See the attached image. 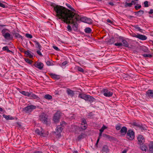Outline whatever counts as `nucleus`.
<instances>
[{
	"mask_svg": "<svg viewBox=\"0 0 153 153\" xmlns=\"http://www.w3.org/2000/svg\"><path fill=\"white\" fill-rule=\"evenodd\" d=\"M54 10L56 13V16L65 23L73 25L74 27L77 28V22L79 20L85 22L86 18L81 17L79 15L66 8L60 5H57L54 7Z\"/></svg>",
	"mask_w": 153,
	"mask_h": 153,
	"instance_id": "f257e3e1",
	"label": "nucleus"
},
{
	"mask_svg": "<svg viewBox=\"0 0 153 153\" xmlns=\"http://www.w3.org/2000/svg\"><path fill=\"white\" fill-rule=\"evenodd\" d=\"M39 120L43 123L47 124L48 122V116L44 113H42L39 116Z\"/></svg>",
	"mask_w": 153,
	"mask_h": 153,
	"instance_id": "f03ea898",
	"label": "nucleus"
},
{
	"mask_svg": "<svg viewBox=\"0 0 153 153\" xmlns=\"http://www.w3.org/2000/svg\"><path fill=\"white\" fill-rule=\"evenodd\" d=\"M126 137L130 140H132L134 137V132L131 130H128L127 133Z\"/></svg>",
	"mask_w": 153,
	"mask_h": 153,
	"instance_id": "7ed1b4c3",
	"label": "nucleus"
},
{
	"mask_svg": "<svg viewBox=\"0 0 153 153\" xmlns=\"http://www.w3.org/2000/svg\"><path fill=\"white\" fill-rule=\"evenodd\" d=\"M61 113L60 111H57L54 114L53 117V120L55 123L59 122L61 116Z\"/></svg>",
	"mask_w": 153,
	"mask_h": 153,
	"instance_id": "20e7f679",
	"label": "nucleus"
},
{
	"mask_svg": "<svg viewBox=\"0 0 153 153\" xmlns=\"http://www.w3.org/2000/svg\"><path fill=\"white\" fill-rule=\"evenodd\" d=\"M102 91L104 96L106 97H111L113 94L112 92L107 89H104Z\"/></svg>",
	"mask_w": 153,
	"mask_h": 153,
	"instance_id": "39448f33",
	"label": "nucleus"
},
{
	"mask_svg": "<svg viewBox=\"0 0 153 153\" xmlns=\"http://www.w3.org/2000/svg\"><path fill=\"white\" fill-rule=\"evenodd\" d=\"M36 108V106L33 105H30L25 108L23 110L26 113H28L31 112L33 109Z\"/></svg>",
	"mask_w": 153,
	"mask_h": 153,
	"instance_id": "423d86ee",
	"label": "nucleus"
},
{
	"mask_svg": "<svg viewBox=\"0 0 153 153\" xmlns=\"http://www.w3.org/2000/svg\"><path fill=\"white\" fill-rule=\"evenodd\" d=\"M66 125L65 122L62 121L60 125L58 126L56 128L57 131L59 133H60L62 131L63 128Z\"/></svg>",
	"mask_w": 153,
	"mask_h": 153,
	"instance_id": "0eeeda50",
	"label": "nucleus"
},
{
	"mask_svg": "<svg viewBox=\"0 0 153 153\" xmlns=\"http://www.w3.org/2000/svg\"><path fill=\"white\" fill-rule=\"evenodd\" d=\"M137 139L138 142V143L139 145L143 144L145 142L144 138L142 135H139L137 137Z\"/></svg>",
	"mask_w": 153,
	"mask_h": 153,
	"instance_id": "6e6552de",
	"label": "nucleus"
},
{
	"mask_svg": "<svg viewBox=\"0 0 153 153\" xmlns=\"http://www.w3.org/2000/svg\"><path fill=\"white\" fill-rule=\"evenodd\" d=\"M7 29H3L2 31V33L3 36L4 37L5 39H8L10 37V33H5L6 31L7 30Z\"/></svg>",
	"mask_w": 153,
	"mask_h": 153,
	"instance_id": "1a4fd4ad",
	"label": "nucleus"
},
{
	"mask_svg": "<svg viewBox=\"0 0 153 153\" xmlns=\"http://www.w3.org/2000/svg\"><path fill=\"white\" fill-rule=\"evenodd\" d=\"M119 38L122 42L123 45L125 47H128V43L123 37H120Z\"/></svg>",
	"mask_w": 153,
	"mask_h": 153,
	"instance_id": "9d476101",
	"label": "nucleus"
},
{
	"mask_svg": "<svg viewBox=\"0 0 153 153\" xmlns=\"http://www.w3.org/2000/svg\"><path fill=\"white\" fill-rule=\"evenodd\" d=\"M34 65L35 67L40 70L42 69L44 66L43 64L41 62H36L35 63Z\"/></svg>",
	"mask_w": 153,
	"mask_h": 153,
	"instance_id": "9b49d317",
	"label": "nucleus"
},
{
	"mask_svg": "<svg viewBox=\"0 0 153 153\" xmlns=\"http://www.w3.org/2000/svg\"><path fill=\"white\" fill-rule=\"evenodd\" d=\"M103 137L109 140H113L114 139V138L112 137L105 134H103Z\"/></svg>",
	"mask_w": 153,
	"mask_h": 153,
	"instance_id": "f8f14e48",
	"label": "nucleus"
},
{
	"mask_svg": "<svg viewBox=\"0 0 153 153\" xmlns=\"http://www.w3.org/2000/svg\"><path fill=\"white\" fill-rule=\"evenodd\" d=\"M138 36H137V38L142 40H145L147 39V37L145 35H140L139 34Z\"/></svg>",
	"mask_w": 153,
	"mask_h": 153,
	"instance_id": "ddd939ff",
	"label": "nucleus"
},
{
	"mask_svg": "<svg viewBox=\"0 0 153 153\" xmlns=\"http://www.w3.org/2000/svg\"><path fill=\"white\" fill-rule=\"evenodd\" d=\"M127 131V128L125 127H123L121 129L120 132L121 134L123 135H125Z\"/></svg>",
	"mask_w": 153,
	"mask_h": 153,
	"instance_id": "4468645a",
	"label": "nucleus"
},
{
	"mask_svg": "<svg viewBox=\"0 0 153 153\" xmlns=\"http://www.w3.org/2000/svg\"><path fill=\"white\" fill-rule=\"evenodd\" d=\"M149 152L150 153H153V143L152 142L149 145Z\"/></svg>",
	"mask_w": 153,
	"mask_h": 153,
	"instance_id": "2eb2a0df",
	"label": "nucleus"
},
{
	"mask_svg": "<svg viewBox=\"0 0 153 153\" xmlns=\"http://www.w3.org/2000/svg\"><path fill=\"white\" fill-rule=\"evenodd\" d=\"M33 42L35 44L36 48H37L38 49L40 50H41L42 48V46L40 45L39 43L36 41H33Z\"/></svg>",
	"mask_w": 153,
	"mask_h": 153,
	"instance_id": "dca6fc26",
	"label": "nucleus"
},
{
	"mask_svg": "<svg viewBox=\"0 0 153 153\" xmlns=\"http://www.w3.org/2000/svg\"><path fill=\"white\" fill-rule=\"evenodd\" d=\"M102 151L103 152L105 153H107L109 152V149L108 148V147L106 145H104L102 148Z\"/></svg>",
	"mask_w": 153,
	"mask_h": 153,
	"instance_id": "f3484780",
	"label": "nucleus"
},
{
	"mask_svg": "<svg viewBox=\"0 0 153 153\" xmlns=\"http://www.w3.org/2000/svg\"><path fill=\"white\" fill-rule=\"evenodd\" d=\"M25 54L27 56L29 57L30 58H31L33 57V54L30 51H27L25 52Z\"/></svg>",
	"mask_w": 153,
	"mask_h": 153,
	"instance_id": "a211bd4d",
	"label": "nucleus"
},
{
	"mask_svg": "<svg viewBox=\"0 0 153 153\" xmlns=\"http://www.w3.org/2000/svg\"><path fill=\"white\" fill-rule=\"evenodd\" d=\"M3 116L7 120H12L14 119L13 117L10 115H6L4 114L3 115Z\"/></svg>",
	"mask_w": 153,
	"mask_h": 153,
	"instance_id": "6ab92c4d",
	"label": "nucleus"
},
{
	"mask_svg": "<svg viewBox=\"0 0 153 153\" xmlns=\"http://www.w3.org/2000/svg\"><path fill=\"white\" fill-rule=\"evenodd\" d=\"M67 92L69 95H71L72 96H73L74 94V91L71 90L69 88L67 89Z\"/></svg>",
	"mask_w": 153,
	"mask_h": 153,
	"instance_id": "aec40b11",
	"label": "nucleus"
},
{
	"mask_svg": "<svg viewBox=\"0 0 153 153\" xmlns=\"http://www.w3.org/2000/svg\"><path fill=\"white\" fill-rule=\"evenodd\" d=\"M29 97H31L32 98L35 99H37L38 98L37 95L31 92L30 93V95Z\"/></svg>",
	"mask_w": 153,
	"mask_h": 153,
	"instance_id": "412c9836",
	"label": "nucleus"
},
{
	"mask_svg": "<svg viewBox=\"0 0 153 153\" xmlns=\"http://www.w3.org/2000/svg\"><path fill=\"white\" fill-rule=\"evenodd\" d=\"M146 94L149 97L153 96V90H149L147 92Z\"/></svg>",
	"mask_w": 153,
	"mask_h": 153,
	"instance_id": "4be33fe9",
	"label": "nucleus"
},
{
	"mask_svg": "<svg viewBox=\"0 0 153 153\" xmlns=\"http://www.w3.org/2000/svg\"><path fill=\"white\" fill-rule=\"evenodd\" d=\"M134 3V1H132L131 3H127L126 2L125 3V7H131L133 3Z\"/></svg>",
	"mask_w": 153,
	"mask_h": 153,
	"instance_id": "5701e85b",
	"label": "nucleus"
},
{
	"mask_svg": "<svg viewBox=\"0 0 153 153\" xmlns=\"http://www.w3.org/2000/svg\"><path fill=\"white\" fill-rule=\"evenodd\" d=\"M50 75L51 76V77L53 78L57 79L59 78V76L55 74L52 73L51 74H50Z\"/></svg>",
	"mask_w": 153,
	"mask_h": 153,
	"instance_id": "b1692460",
	"label": "nucleus"
},
{
	"mask_svg": "<svg viewBox=\"0 0 153 153\" xmlns=\"http://www.w3.org/2000/svg\"><path fill=\"white\" fill-rule=\"evenodd\" d=\"M95 100V99L92 97L88 95L87 101L90 102H93Z\"/></svg>",
	"mask_w": 153,
	"mask_h": 153,
	"instance_id": "393cba45",
	"label": "nucleus"
},
{
	"mask_svg": "<svg viewBox=\"0 0 153 153\" xmlns=\"http://www.w3.org/2000/svg\"><path fill=\"white\" fill-rule=\"evenodd\" d=\"M85 135L84 134L82 133L80 135L78 136L77 140H79L81 139H83L85 137Z\"/></svg>",
	"mask_w": 153,
	"mask_h": 153,
	"instance_id": "a878e982",
	"label": "nucleus"
},
{
	"mask_svg": "<svg viewBox=\"0 0 153 153\" xmlns=\"http://www.w3.org/2000/svg\"><path fill=\"white\" fill-rule=\"evenodd\" d=\"M36 133L37 134L39 135H40V136H43V132L42 131H40L38 129H37L35 131Z\"/></svg>",
	"mask_w": 153,
	"mask_h": 153,
	"instance_id": "bb28decb",
	"label": "nucleus"
},
{
	"mask_svg": "<svg viewBox=\"0 0 153 153\" xmlns=\"http://www.w3.org/2000/svg\"><path fill=\"white\" fill-rule=\"evenodd\" d=\"M20 92L22 94L25 96L29 97V96L30 95V93L28 92H26L24 91H22Z\"/></svg>",
	"mask_w": 153,
	"mask_h": 153,
	"instance_id": "cd10ccee",
	"label": "nucleus"
},
{
	"mask_svg": "<svg viewBox=\"0 0 153 153\" xmlns=\"http://www.w3.org/2000/svg\"><path fill=\"white\" fill-rule=\"evenodd\" d=\"M44 98L48 100H51L52 98V96L49 94L45 95L44 97Z\"/></svg>",
	"mask_w": 153,
	"mask_h": 153,
	"instance_id": "c85d7f7f",
	"label": "nucleus"
},
{
	"mask_svg": "<svg viewBox=\"0 0 153 153\" xmlns=\"http://www.w3.org/2000/svg\"><path fill=\"white\" fill-rule=\"evenodd\" d=\"M140 148L142 151H146L147 150V148L146 146L144 145L140 146Z\"/></svg>",
	"mask_w": 153,
	"mask_h": 153,
	"instance_id": "c756f323",
	"label": "nucleus"
},
{
	"mask_svg": "<svg viewBox=\"0 0 153 153\" xmlns=\"http://www.w3.org/2000/svg\"><path fill=\"white\" fill-rule=\"evenodd\" d=\"M87 126V124H84L81 123V127L82 129L85 130L86 129Z\"/></svg>",
	"mask_w": 153,
	"mask_h": 153,
	"instance_id": "7c9ffc66",
	"label": "nucleus"
},
{
	"mask_svg": "<svg viewBox=\"0 0 153 153\" xmlns=\"http://www.w3.org/2000/svg\"><path fill=\"white\" fill-rule=\"evenodd\" d=\"M138 128L142 131H143V130H146L145 128L142 125H139Z\"/></svg>",
	"mask_w": 153,
	"mask_h": 153,
	"instance_id": "2f4dec72",
	"label": "nucleus"
},
{
	"mask_svg": "<svg viewBox=\"0 0 153 153\" xmlns=\"http://www.w3.org/2000/svg\"><path fill=\"white\" fill-rule=\"evenodd\" d=\"M85 31L86 33H91V30L89 27H86L85 29Z\"/></svg>",
	"mask_w": 153,
	"mask_h": 153,
	"instance_id": "473e14b6",
	"label": "nucleus"
},
{
	"mask_svg": "<svg viewBox=\"0 0 153 153\" xmlns=\"http://www.w3.org/2000/svg\"><path fill=\"white\" fill-rule=\"evenodd\" d=\"M85 22L89 24H91L92 23V20L90 19L86 18Z\"/></svg>",
	"mask_w": 153,
	"mask_h": 153,
	"instance_id": "72a5a7b5",
	"label": "nucleus"
},
{
	"mask_svg": "<svg viewBox=\"0 0 153 153\" xmlns=\"http://www.w3.org/2000/svg\"><path fill=\"white\" fill-rule=\"evenodd\" d=\"M85 94H79V95L78 97L81 99H83Z\"/></svg>",
	"mask_w": 153,
	"mask_h": 153,
	"instance_id": "f704fd0d",
	"label": "nucleus"
},
{
	"mask_svg": "<svg viewBox=\"0 0 153 153\" xmlns=\"http://www.w3.org/2000/svg\"><path fill=\"white\" fill-rule=\"evenodd\" d=\"M107 127L105 126L104 125H103L102 127L100 130V132H102Z\"/></svg>",
	"mask_w": 153,
	"mask_h": 153,
	"instance_id": "c9c22d12",
	"label": "nucleus"
},
{
	"mask_svg": "<svg viewBox=\"0 0 153 153\" xmlns=\"http://www.w3.org/2000/svg\"><path fill=\"white\" fill-rule=\"evenodd\" d=\"M46 63L48 66H51L53 65V64L52 62H51L49 61H47L46 62Z\"/></svg>",
	"mask_w": 153,
	"mask_h": 153,
	"instance_id": "e433bc0d",
	"label": "nucleus"
},
{
	"mask_svg": "<svg viewBox=\"0 0 153 153\" xmlns=\"http://www.w3.org/2000/svg\"><path fill=\"white\" fill-rule=\"evenodd\" d=\"M143 56L144 57H147L149 58H151L152 56L151 54H144L143 55Z\"/></svg>",
	"mask_w": 153,
	"mask_h": 153,
	"instance_id": "4c0bfd02",
	"label": "nucleus"
},
{
	"mask_svg": "<svg viewBox=\"0 0 153 153\" xmlns=\"http://www.w3.org/2000/svg\"><path fill=\"white\" fill-rule=\"evenodd\" d=\"M134 27L135 29L139 31H140L141 30V29L138 25H135L134 26Z\"/></svg>",
	"mask_w": 153,
	"mask_h": 153,
	"instance_id": "58836bf2",
	"label": "nucleus"
},
{
	"mask_svg": "<svg viewBox=\"0 0 153 153\" xmlns=\"http://www.w3.org/2000/svg\"><path fill=\"white\" fill-rule=\"evenodd\" d=\"M25 61L26 62L30 64H31L32 62V61L31 60L29 59H25Z\"/></svg>",
	"mask_w": 153,
	"mask_h": 153,
	"instance_id": "ea45409f",
	"label": "nucleus"
},
{
	"mask_svg": "<svg viewBox=\"0 0 153 153\" xmlns=\"http://www.w3.org/2000/svg\"><path fill=\"white\" fill-rule=\"evenodd\" d=\"M139 15H142L144 13V11L143 10H140L137 12Z\"/></svg>",
	"mask_w": 153,
	"mask_h": 153,
	"instance_id": "a19ab883",
	"label": "nucleus"
},
{
	"mask_svg": "<svg viewBox=\"0 0 153 153\" xmlns=\"http://www.w3.org/2000/svg\"><path fill=\"white\" fill-rule=\"evenodd\" d=\"M15 36L17 38H20L22 37V36H21L20 35L19 33H15L14 34Z\"/></svg>",
	"mask_w": 153,
	"mask_h": 153,
	"instance_id": "79ce46f5",
	"label": "nucleus"
},
{
	"mask_svg": "<svg viewBox=\"0 0 153 153\" xmlns=\"http://www.w3.org/2000/svg\"><path fill=\"white\" fill-rule=\"evenodd\" d=\"M78 70L81 72H84L83 69L80 67H78L77 68Z\"/></svg>",
	"mask_w": 153,
	"mask_h": 153,
	"instance_id": "37998d69",
	"label": "nucleus"
},
{
	"mask_svg": "<svg viewBox=\"0 0 153 153\" xmlns=\"http://www.w3.org/2000/svg\"><path fill=\"white\" fill-rule=\"evenodd\" d=\"M114 45L116 46H122L123 44L121 43H116L114 44Z\"/></svg>",
	"mask_w": 153,
	"mask_h": 153,
	"instance_id": "c03bdc74",
	"label": "nucleus"
},
{
	"mask_svg": "<svg viewBox=\"0 0 153 153\" xmlns=\"http://www.w3.org/2000/svg\"><path fill=\"white\" fill-rule=\"evenodd\" d=\"M26 36L27 38H29L30 39L32 38V36L31 35L28 33H26Z\"/></svg>",
	"mask_w": 153,
	"mask_h": 153,
	"instance_id": "a18cd8bd",
	"label": "nucleus"
},
{
	"mask_svg": "<svg viewBox=\"0 0 153 153\" xmlns=\"http://www.w3.org/2000/svg\"><path fill=\"white\" fill-rule=\"evenodd\" d=\"M84 124H87V122L86 120L84 118H82V123Z\"/></svg>",
	"mask_w": 153,
	"mask_h": 153,
	"instance_id": "49530a36",
	"label": "nucleus"
},
{
	"mask_svg": "<svg viewBox=\"0 0 153 153\" xmlns=\"http://www.w3.org/2000/svg\"><path fill=\"white\" fill-rule=\"evenodd\" d=\"M148 2L147 1H144V4L145 7H147L149 6V5H148Z\"/></svg>",
	"mask_w": 153,
	"mask_h": 153,
	"instance_id": "de8ad7c7",
	"label": "nucleus"
},
{
	"mask_svg": "<svg viewBox=\"0 0 153 153\" xmlns=\"http://www.w3.org/2000/svg\"><path fill=\"white\" fill-rule=\"evenodd\" d=\"M139 125L140 124L137 123H136L134 122V123H132V125L135 126L137 127L138 128V126H139Z\"/></svg>",
	"mask_w": 153,
	"mask_h": 153,
	"instance_id": "09e8293b",
	"label": "nucleus"
},
{
	"mask_svg": "<svg viewBox=\"0 0 153 153\" xmlns=\"http://www.w3.org/2000/svg\"><path fill=\"white\" fill-rule=\"evenodd\" d=\"M40 51V50H38L37 51V54H38L39 55H40V56H42V53H41Z\"/></svg>",
	"mask_w": 153,
	"mask_h": 153,
	"instance_id": "8fccbe9b",
	"label": "nucleus"
},
{
	"mask_svg": "<svg viewBox=\"0 0 153 153\" xmlns=\"http://www.w3.org/2000/svg\"><path fill=\"white\" fill-rule=\"evenodd\" d=\"M16 124L17 125V126H18L19 128H22V126L20 124L18 123H17Z\"/></svg>",
	"mask_w": 153,
	"mask_h": 153,
	"instance_id": "3c124183",
	"label": "nucleus"
},
{
	"mask_svg": "<svg viewBox=\"0 0 153 153\" xmlns=\"http://www.w3.org/2000/svg\"><path fill=\"white\" fill-rule=\"evenodd\" d=\"M67 28L68 30L69 31H71L72 30L71 28V26L69 25H68L67 26Z\"/></svg>",
	"mask_w": 153,
	"mask_h": 153,
	"instance_id": "603ef678",
	"label": "nucleus"
},
{
	"mask_svg": "<svg viewBox=\"0 0 153 153\" xmlns=\"http://www.w3.org/2000/svg\"><path fill=\"white\" fill-rule=\"evenodd\" d=\"M141 7V6L140 5H139L138 6H135V8L136 10H138Z\"/></svg>",
	"mask_w": 153,
	"mask_h": 153,
	"instance_id": "864d4df0",
	"label": "nucleus"
},
{
	"mask_svg": "<svg viewBox=\"0 0 153 153\" xmlns=\"http://www.w3.org/2000/svg\"><path fill=\"white\" fill-rule=\"evenodd\" d=\"M0 7H2L4 8L5 7V5L3 4L0 2Z\"/></svg>",
	"mask_w": 153,
	"mask_h": 153,
	"instance_id": "5fc2aeb1",
	"label": "nucleus"
},
{
	"mask_svg": "<svg viewBox=\"0 0 153 153\" xmlns=\"http://www.w3.org/2000/svg\"><path fill=\"white\" fill-rule=\"evenodd\" d=\"M88 95L85 94V97L83 99L85 100H87L88 97Z\"/></svg>",
	"mask_w": 153,
	"mask_h": 153,
	"instance_id": "6e6d98bb",
	"label": "nucleus"
},
{
	"mask_svg": "<svg viewBox=\"0 0 153 153\" xmlns=\"http://www.w3.org/2000/svg\"><path fill=\"white\" fill-rule=\"evenodd\" d=\"M8 48L7 46H5L4 47H3L2 48V49L4 51H6L7 50H8Z\"/></svg>",
	"mask_w": 153,
	"mask_h": 153,
	"instance_id": "4d7b16f0",
	"label": "nucleus"
},
{
	"mask_svg": "<svg viewBox=\"0 0 153 153\" xmlns=\"http://www.w3.org/2000/svg\"><path fill=\"white\" fill-rule=\"evenodd\" d=\"M53 48L54 49H55V50H57V51H59V49L57 47H56V46H53Z\"/></svg>",
	"mask_w": 153,
	"mask_h": 153,
	"instance_id": "13d9d810",
	"label": "nucleus"
},
{
	"mask_svg": "<svg viewBox=\"0 0 153 153\" xmlns=\"http://www.w3.org/2000/svg\"><path fill=\"white\" fill-rule=\"evenodd\" d=\"M68 63V62L67 61H65L63 62L62 63V65H65Z\"/></svg>",
	"mask_w": 153,
	"mask_h": 153,
	"instance_id": "bf43d9fd",
	"label": "nucleus"
},
{
	"mask_svg": "<svg viewBox=\"0 0 153 153\" xmlns=\"http://www.w3.org/2000/svg\"><path fill=\"white\" fill-rule=\"evenodd\" d=\"M138 35H139V34H133L132 36L133 37H135L137 38V36H138Z\"/></svg>",
	"mask_w": 153,
	"mask_h": 153,
	"instance_id": "052dcab7",
	"label": "nucleus"
},
{
	"mask_svg": "<svg viewBox=\"0 0 153 153\" xmlns=\"http://www.w3.org/2000/svg\"><path fill=\"white\" fill-rule=\"evenodd\" d=\"M149 13L150 14H152L153 13V10L151 9L150 11L149 12Z\"/></svg>",
	"mask_w": 153,
	"mask_h": 153,
	"instance_id": "680f3d73",
	"label": "nucleus"
},
{
	"mask_svg": "<svg viewBox=\"0 0 153 153\" xmlns=\"http://www.w3.org/2000/svg\"><path fill=\"white\" fill-rule=\"evenodd\" d=\"M121 128L120 127V126H117L116 127V129L117 130H119Z\"/></svg>",
	"mask_w": 153,
	"mask_h": 153,
	"instance_id": "e2e57ef3",
	"label": "nucleus"
},
{
	"mask_svg": "<svg viewBox=\"0 0 153 153\" xmlns=\"http://www.w3.org/2000/svg\"><path fill=\"white\" fill-rule=\"evenodd\" d=\"M102 132H100V133H99V136L98 137L99 138H100L101 136H102Z\"/></svg>",
	"mask_w": 153,
	"mask_h": 153,
	"instance_id": "0e129e2a",
	"label": "nucleus"
},
{
	"mask_svg": "<svg viewBox=\"0 0 153 153\" xmlns=\"http://www.w3.org/2000/svg\"><path fill=\"white\" fill-rule=\"evenodd\" d=\"M107 22L108 23H112V22L109 19H108L107 20Z\"/></svg>",
	"mask_w": 153,
	"mask_h": 153,
	"instance_id": "69168bd1",
	"label": "nucleus"
},
{
	"mask_svg": "<svg viewBox=\"0 0 153 153\" xmlns=\"http://www.w3.org/2000/svg\"><path fill=\"white\" fill-rule=\"evenodd\" d=\"M100 138H98V139L97 140V143H96V145H97V144H98V143L99 141V140H100Z\"/></svg>",
	"mask_w": 153,
	"mask_h": 153,
	"instance_id": "338daca9",
	"label": "nucleus"
},
{
	"mask_svg": "<svg viewBox=\"0 0 153 153\" xmlns=\"http://www.w3.org/2000/svg\"><path fill=\"white\" fill-rule=\"evenodd\" d=\"M127 152V151L126 150H123V152H122V153H126Z\"/></svg>",
	"mask_w": 153,
	"mask_h": 153,
	"instance_id": "774afa93",
	"label": "nucleus"
}]
</instances>
